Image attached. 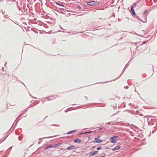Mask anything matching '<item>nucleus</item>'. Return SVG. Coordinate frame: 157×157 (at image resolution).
Wrapping results in <instances>:
<instances>
[{"instance_id": "4", "label": "nucleus", "mask_w": 157, "mask_h": 157, "mask_svg": "<svg viewBox=\"0 0 157 157\" xmlns=\"http://www.w3.org/2000/svg\"><path fill=\"white\" fill-rule=\"evenodd\" d=\"M121 148V146H117L115 147L114 148H113L112 149V150L113 151H114L116 150H118L119 149H120Z\"/></svg>"}, {"instance_id": "9", "label": "nucleus", "mask_w": 157, "mask_h": 157, "mask_svg": "<svg viewBox=\"0 0 157 157\" xmlns=\"http://www.w3.org/2000/svg\"><path fill=\"white\" fill-rule=\"evenodd\" d=\"M75 132V131H74V130L70 131L68 132L67 134H71V133Z\"/></svg>"}, {"instance_id": "14", "label": "nucleus", "mask_w": 157, "mask_h": 157, "mask_svg": "<svg viewBox=\"0 0 157 157\" xmlns=\"http://www.w3.org/2000/svg\"><path fill=\"white\" fill-rule=\"evenodd\" d=\"M147 10H145V12H144V13H147Z\"/></svg>"}, {"instance_id": "1", "label": "nucleus", "mask_w": 157, "mask_h": 157, "mask_svg": "<svg viewBox=\"0 0 157 157\" xmlns=\"http://www.w3.org/2000/svg\"><path fill=\"white\" fill-rule=\"evenodd\" d=\"M100 3L99 2H96L95 1H93L86 3V4L89 6H93L96 4H98Z\"/></svg>"}, {"instance_id": "16", "label": "nucleus", "mask_w": 157, "mask_h": 157, "mask_svg": "<svg viewBox=\"0 0 157 157\" xmlns=\"http://www.w3.org/2000/svg\"><path fill=\"white\" fill-rule=\"evenodd\" d=\"M101 157H105L104 156H101Z\"/></svg>"}, {"instance_id": "3", "label": "nucleus", "mask_w": 157, "mask_h": 157, "mask_svg": "<svg viewBox=\"0 0 157 157\" xmlns=\"http://www.w3.org/2000/svg\"><path fill=\"white\" fill-rule=\"evenodd\" d=\"M98 153V151H95L93 152H91L90 153V156H93L96 154Z\"/></svg>"}, {"instance_id": "5", "label": "nucleus", "mask_w": 157, "mask_h": 157, "mask_svg": "<svg viewBox=\"0 0 157 157\" xmlns=\"http://www.w3.org/2000/svg\"><path fill=\"white\" fill-rule=\"evenodd\" d=\"M135 6V5H134V6H132L131 7V11L132 13L134 15H135L136 13H135V11L134 10L133 7H134V6Z\"/></svg>"}, {"instance_id": "13", "label": "nucleus", "mask_w": 157, "mask_h": 157, "mask_svg": "<svg viewBox=\"0 0 157 157\" xmlns=\"http://www.w3.org/2000/svg\"><path fill=\"white\" fill-rule=\"evenodd\" d=\"M57 4L59 5L60 6H62L61 4H59V2H57Z\"/></svg>"}, {"instance_id": "6", "label": "nucleus", "mask_w": 157, "mask_h": 157, "mask_svg": "<svg viewBox=\"0 0 157 157\" xmlns=\"http://www.w3.org/2000/svg\"><path fill=\"white\" fill-rule=\"evenodd\" d=\"M118 138V137L117 136H114L113 137H111L110 138V140H113V139H116Z\"/></svg>"}, {"instance_id": "15", "label": "nucleus", "mask_w": 157, "mask_h": 157, "mask_svg": "<svg viewBox=\"0 0 157 157\" xmlns=\"http://www.w3.org/2000/svg\"><path fill=\"white\" fill-rule=\"evenodd\" d=\"M92 132V131H90L88 132H86V133H90V132Z\"/></svg>"}, {"instance_id": "7", "label": "nucleus", "mask_w": 157, "mask_h": 157, "mask_svg": "<svg viewBox=\"0 0 157 157\" xmlns=\"http://www.w3.org/2000/svg\"><path fill=\"white\" fill-rule=\"evenodd\" d=\"M74 142L75 143H80L81 142V141L80 139H78L75 140L74 141Z\"/></svg>"}, {"instance_id": "11", "label": "nucleus", "mask_w": 157, "mask_h": 157, "mask_svg": "<svg viewBox=\"0 0 157 157\" xmlns=\"http://www.w3.org/2000/svg\"><path fill=\"white\" fill-rule=\"evenodd\" d=\"M111 142L112 143H116V141L114 140H112L111 141Z\"/></svg>"}, {"instance_id": "8", "label": "nucleus", "mask_w": 157, "mask_h": 157, "mask_svg": "<svg viewBox=\"0 0 157 157\" xmlns=\"http://www.w3.org/2000/svg\"><path fill=\"white\" fill-rule=\"evenodd\" d=\"M53 147V146L52 145H49V146H47L45 148V149H48V148H52Z\"/></svg>"}, {"instance_id": "12", "label": "nucleus", "mask_w": 157, "mask_h": 157, "mask_svg": "<svg viewBox=\"0 0 157 157\" xmlns=\"http://www.w3.org/2000/svg\"><path fill=\"white\" fill-rule=\"evenodd\" d=\"M101 149V148H100V147H98L97 148V149L98 150H99Z\"/></svg>"}, {"instance_id": "2", "label": "nucleus", "mask_w": 157, "mask_h": 157, "mask_svg": "<svg viewBox=\"0 0 157 157\" xmlns=\"http://www.w3.org/2000/svg\"><path fill=\"white\" fill-rule=\"evenodd\" d=\"M100 137V136H98L95 137L94 140L97 143H100L103 141L102 140L99 139Z\"/></svg>"}, {"instance_id": "10", "label": "nucleus", "mask_w": 157, "mask_h": 157, "mask_svg": "<svg viewBox=\"0 0 157 157\" xmlns=\"http://www.w3.org/2000/svg\"><path fill=\"white\" fill-rule=\"evenodd\" d=\"M73 146H70L67 148L68 150H70L73 149Z\"/></svg>"}]
</instances>
